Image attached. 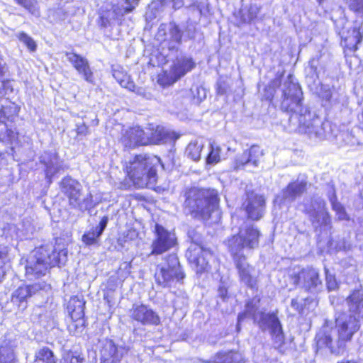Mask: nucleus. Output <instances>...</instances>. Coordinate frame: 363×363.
Here are the masks:
<instances>
[{"mask_svg": "<svg viewBox=\"0 0 363 363\" xmlns=\"http://www.w3.org/2000/svg\"><path fill=\"white\" fill-rule=\"evenodd\" d=\"M330 203L332 208L336 212V216L339 220H347L349 217L342 204L337 201V197L333 194V197H330Z\"/></svg>", "mask_w": 363, "mask_h": 363, "instance_id": "obj_40", "label": "nucleus"}, {"mask_svg": "<svg viewBox=\"0 0 363 363\" xmlns=\"http://www.w3.org/2000/svg\"><path fill=\"white\" fill-rule=\"evenodd\" d=\"M182 31L174 22L168 24L162 23L158 28L157 39L163 40L169 51L178 52L182 43Z\"/></svg>", "mask_w": 363, "mask_h": 363, "instance_id": "obj_14", "label": "nucleus"}, {"mask_svg": "<svg viewBox=\"0 0 363 363\" xmlns=\"http://www.w3.org/2000/svg\"><path fill=\"white\" fill-rule=\"evenodd\" d=\"M85 302L78 297L72 298L68 305L71 318L73 320H79L84 315Z\"/></svg>", "mask_w": 363, "mask_h": 363, "instance_id": "obj_32", "label": "nucleus"}, {"mask_svg": "<svg viewBox=\"0 0 363 363\" xmlns=\"http://www.w3.org/2000/svg\"><path fill=\"white\" fill-rule=\"evenodd\" d=\"M305 212L313 224L327 226L331 220L325 208V202L320 197L313 198L310 205L306 206Z\"/></svg>", "mask_w": 363, "mask_h": 363, "instance_id": "obj_17", "label": "nucleus"}, {"mask_svg": "<svg viewBox=\"0 0 363 363\" xmlns=\"http://www.w3.org/2000/svg\"><path fill=\"white\" fill-rule=\"evenodd\" d=\"M40 162L45 167V178L49 184L56 174L67 168L55 150L44 151L40 157Z\"/></svg>", "mask_w": 363, "mask_h": 363, "instance_id": "obj_16", "label": "nucleus"}, {"mask_svg": "<svg viewBox=\"0 0 363 363\" xmlns=\"http://www.w3.org/2000/svg\"><path fill=\"white\" fill-rule=\"evenodd\" d=\"M265 200L262 196L254 192H247V199L243 203V207L248 217L253 220L260 219L264 211Z\"/></svg>", "mask_w": 363, "mask_h": 363, "instance_id": "obj_21", "label": "nucleus"}, {"mask_svg": "<svg viewBox=\"0 0 363 363\" xmlns=\"http://www.w3.org/2000/svg\"><path fill=\"white\" fill-rule=\"evenodd\" d=\"M331 97H332V92L329 89L325 90L324 91V93L323 94V98L327 101H330Z\"/></svg>", "mask_w": 363, "mask_h": 363, "instance_id": "obj_57", "label": "nucleus"}, {"mask_svg": "<svg viewBox=\"0 0 363 363\" xmlns=\"http://www.w3.org/2000/svg\"><path fill=\"white\" fill-rule=\"evenodd\" d=\"M129 315L133 320L143 325H158L160 323L159 315L152 308L144 304H133Z\"/></svg>", "mask_w": 363, "mask_h": 363, "instance_id": "obj_18", "label": "nucleus"}, {"mask_svg": "<svg viewBox=\"0 0 363 363\" xmlns=\"http://www.w3.org/2000/svg\"><path fill=\"white\" fill-rule=\"evenodd\" d=\"M195 67V63L191 58L178 55L171 68L172 83L184 76L188 72L191 71Z\"/></svg>", "mask_w": 363, "mask_h": 363, "instance_id": "obj_24", "label": "nucleus"}, {"mask_svg": "<svg viewBox=\"0 0 363 363\" xmlns=\"http://www.w3.org/2000/svg\"><path fill=\"white\" fill-rule=\"evenodd\" d=\"M147 135L139 126L129 128L122 133L121 143L125 147L135 148L148 145Z\"/></svg>", "mask_w": 363, "mask_h": 363, "instance_id": "obj_20", "label": "nucleus"}, {"mask_svg": "<svg viewBox=\"0 0 363 363\" xmlns=\"http://www.w3.org/2000/svg\"><path fill=\"white\" fill-rule=\"evenodd\" d=\"M325 281H326V285L327 288L329 291L335 290L338 284L337 282V280L334 275L331 274L329 272V270L326 268H325Z\"/></svg>", "mask_w": 363, "mask_h": 363, "instance_id": "obj_47", "label": "nucleus"}, {"mask_svg": "<svg viewBox=\"0 0 363 363\" xmlns=\"http://www.w3.org/2000/svg\"><path fill=\"white\" fill-rule=\"evenodd\" d=\"M60 188L72 208L84 212L94 206L91 194H83L81 184L72 177H64L60 182Z\"/></svg>", "mask_w": 363, "mask_h": 363, "instance_id": "obj_7", "label": "nucleus"}, {"mask_svg": "<svg viewBox=\"0 0 363 363\" xmlns=\"http://www.w3.org/2000/svg\"><path fill=\"white\" fill-rule=\"evenodd\" d=\"M194 2V0H184V4H187L188 6H191Z\"/></svg>", "mask_w": 363, "mask_h": 363, "instance_id": "obj_59", "label": "nucleus"}, {"mask_svg": "<svg viewBox=\"0 0 363 363\" xmlns=\"http://www.w3.org/2000/svg\"><path fill=\"white\" fill-rule=\"evenodd\" d=\"M108 217L107 216H104L99 225L96 226L95 228H93L96 231H97V233L99 234H100L101 235V234L103 233L104 230H105L106 225H107V223H108Z\"/></svg>", "mask_w": 363, "mask_h": 363, "instance_id": "obj_53", "label": "nucleus"}, {"mask_svg": "<svg viewBox=\"0 0 363 363\" xmlns=\"http://www.w3.org/2000/svg\"><path fill=\"white\" fill-rule=\"evenodd\" d=\"M203 147V144L201 141H192L186 147V154L192 160L199 161L201 159Z\"/></svg>", "mask_w": 363, "mask_h": 363, "instance_id": "obj_36", "label": "nucleus"}, {"mask_svg": "<svg viewBox=\"0 0 363 363\" xmlns=\"http://www.w3.org/2000/svg\"><path fill=\"white\" fill-rule=\"evenodd\" d=\"M9 261L8 249L6 247L0 246V282L6 274V264Z\"/></svg>", "mask_w": 363, "mask_h": 363, "instance_id": "obj_43", "label": "nucleus"}, {"mask_svg": "<svg viewBox=\"0 0 363 363\" xmlns=\"http://www.w3.org/2000/svg\"><path fill=\"white\" fill-rule=\"evenodd\" d=\"M189 236L191 240V244H198L199 245H203L201 238L200 234L196 232L194 230H191L189 231Z\"/></svg>", "mask_w": 363, "mask_h": 363, "instance_id": "obj_52", "label": "nucleus"}, {"mask_svg": "<svg viewBox=\"0 0 363 363\" xmlns=\"http://www.w3.org/2000/svg\"><path fill=\"white\" fill-rule=\"evenodd\" d=\"M145 134H147V139H149L148 145L165 143L174 138L173 132L168 131L164 127L160 125L150 128L147 132H145Z\"/></svg>", "mask_w": 363, "mask_h": 363, "instance_id": "obj_25", "label": "nucleus"}, {"mask_svg": "<svg viewBox=\"0 0 363 363\" xmlns=\"http://www.w3.org/2000/svg\"><path fill=\"white\" fill-rule=\"evenodd\" d=\"M224 158L222 147L216 143H211L210 144V152L206 157V163L208 164H216Z\"/></svg>", "mask_w": 363, "mask_h": 363, "instance_id": "obj_35", "label": "nucleus"}, {"mask_svg": "<svg viewBox=\"0 0 363 363\" xmlns=\"http://www.w3.org/2000/svg\"><path fill=\"white\" fill-rule=\"evenodd\" d=\"M139 0H117L116 4L111 10L104 11L101 16L102 27H113L121 24L122 18L131 12L138 4Z\"/></svg>", "mask_w": 363, "mask_h": 363, "instance_id": "obj_10", "label": "nucleus"}, {"mask_svg": "<svg viewBox=\"0 0 363 363\" xmlns=\"http://www.w3.org/2000/svg\"><path fill=\"white\" fill-rule=\"evenodd\" d=\"M255 323L262 331H267L270 334L275 347L279 348L284 344V334L277 313H259L255 318Z\"/></svg>", "mask_w": 363, "mask_h": 363, "instance_id": "obj_9", "label": "nucleus"}, {"mask_svg": "<svg viewBox=\"0 0 363 363\" xmlns=\"http://www.w3.org/2000/svg\"><path fill=\"white\" fill-rule=\"evenodd\" d=\"M0 363H16V356L12 346L0 347Z\"/></svg>", "mask_w": 363, "mask_h": 363, "instance_id": "obj_39", "label": "nucleus"}, {"mask_svg": "<svg viewBox=\"0 0 363 363\" xmlns=\"http://www.w3.org/2000/svg\"><path fill=\"white\" fill-rule=\"evenodd\" d=\"M335 302V297H331L330 298V303H331L332 305L334 306L335 308H336Z\"/></svg>", "mask_w": 363, "mask_h": 363, "instance_id": "obj_61", "label": "nucleus"}, {"mask_svg": "<svg viewBox=\"0 0 363 363\" xmlns=\"http://www.w3.org/2000/svg\"><path fill=\"white\" fill-rule=\"evenodd\" d=\"M350 8L355 12L363 14V0H352Z\"/></svg>", "mask_w": 363, "mask_h": 363, "instance_id": "obj_51", "label": "nucleus"}, {"mask_svg": "<svg viewBox=\"0 0 363 363\" xmlns=\"http://www.w3.org/2000/svg\"><path fill=\"white\" fill-rule=\"evenodd\" d=\"M44 247H46L48 249H50L52 250L50 252V255H52L53 253L55 254L57 260L58 262H57V264H64L65 262L67 261V251L65 250H60L59 252H56V250L52 247L49 245L44 246Z\"/></svg>", "mask_w": 363, "mask_h": 363, "instance_id": "obj_48", "label": "nucleus"}, {"mask_svg": "<svg viewBox=\"0 0 363 363\" xmlns=\"http://www.w3.org/2000/svg\"><path fill=\"white\" fill-rule=\"evenodd\" d=\"M291 306H292L293 307H294L295 306H296V301H295V300H294V299H293V300L291 301Z\"/></svg>", "mask_w": 363, "mask_h": 363, "instance_id": "obj_63", "label": "nucleus"}, {"mask_svg": "<svg viewBox=\"0 0 363 363\" xmlns=\"http://www.w3.org/2000/svg\"><path fill=\"white\" fill-rule=\"evenodd\" d=\"M65 56L84 80L89 83L94 82V74L86 58L73 52H66Z\"/></svg>", "mask_w": 363, "mask_h": 363, "instance_id": "obj_23", "label": "nucleus"}, {"mask_svg": "<svg viewBox=\"0 0 363 363\" xmlns=\"http://www.w3.org/2000/svg\"><path fill=\"white\" fill-rule=\"evenodd\" d=\"M16 3L26 10H28L32 14H38V11L37 9V1L36 0H15Z\"/></svg>", "mask_w": 363, "mask_h": 363, "instance_id": "obj_46", "label": "nucleus"}, {"mask_svg": "<svg viewBox=\"0 0 363 363\" xmlns=\"http://www.w3.org/2000/svg\"><path fill=\"white\" fill-rule=\"evenodd\" d=\"M307 182L305 180L296 181L290 183L283 191V197L288 201H294L306 189Z\"/></svg>", "mask_w": 363, "mask_h": 363, "instance_id": "obj_27", "label": "nucleus"}, {"mask_svg": "<svg viewBox=\"0 0 363 363\" xmlns=\"http://www.w3.org/2000/svg\"><path fill=\"white\" fill-rule=\"evenodd\" d=\"M359 329V320L351 314L335 315V326L332 320L325 319L315 335L317 351L328 349L331 354H342Z\"/></svg>", "mask_w": 363, "mask_h": 363, "instance_id": "obj_1", "label": "nucleus"}, {"mask_svg": "<svg viewBox=\"0 0 363 363\" xmlns=\"http://www.w3.org/2000/svg\"><path fill=\"white\" fill-rule=\"evenodd\" d=\"M16 36L18 39L27 47L30 52H35L36 50V43L27 33L24 32H20L17 34Z\"/></svg>", "mask_w": 363, "mask_h": 363, "instance_id": "obj_44", "label": "nucleus"}, {"mask_svg": "<svg viewBox=\"0 0 363 363\" xmlns=\"http://www.w3.org/2000/svg\"><path fill=\"white\" fill-rule=\"evenodd\" d=\"M186 256L196 274H201L209 269V260L212 258L213 254L203 245L191 244Z\"/></svg>", "mask_w": 363, "mask_h": 363, "instance_id": "obj_12", "label": "nucleus"}, {"mask_svg": "<svg viewBox=\"0 0 363 363\" xmlns=\"http://www.w3.org/2000/svg\"><path fill=\"white\" fill-rule=\"evenodd\" d=\"M29 138H26V142L28 143Z\"/></svg>", "mask_w": 363, "mask_h": 363, "instance_id": "obj_64", "label": "nucleus"}, {"mask_svg": "<svg viewBox=\"0 0 363 363\" xmlns=\"http://www.w3.org/2000/svg\"><path fill=\"white\" fill-rule=\"evenodd\" d=\"M235 169H238L239 168L244 167L246 164H250L248 157V151L245 150L243 153L237 157L235 159Z\"/></svg>", "mask_w": 363, "mask_h": 363, "instance_id": "obj_49", "label": "nucleus"}, {"mask_svg": "<svg viewBox=\"0 0 363 363\" xmlns=\"http://www.w3.org/2000/svg\"><path fill=\"white\" fill-rule=\"evenodd\" d=\"M259 12V8L256 4L242 6L235 17L240 23H250L254 21Z\"/></svg>", "mask_w": 363, "mask_h": 363, "instance_id": "obj_29", "label": "nucleus"}, {"mask_svg": "<svg viewBox=\"0 0 363 363\" xmlns=\"http://www.w3.org/2000/svg\"><path fill=\"white\" fill-rule=\"evenodd\" d=\"M184 211L195 218L208 220L213 214L218 217L219 198L215 189L191 188L186 191Z\"/></svg>", "mask_w": 363, "mask_h": 363, "instance_id": "obj_3", "label": "nucleus"}, {"mask_svg": "<svg viewBox=\"0 0 363 363\" xmlns=\"http://www.w3.org/2000/svg\"><path fill=\"white\" fill-rule=\"evenodd\" d=\"M301 101V89L299 85L293 81L292 76L289 75L282 86L281 108L291 113L303 107Z\"/></svg>", "mask_w": 363, "mask_h": 363, "instance_id": "obj_11", "label": "nucleus"}, {"mask_svg": "<svg viewBox=\"0 0 363 363\" xmlns=\"http://www.w3.org/2000/svg\"><path fill=\"white\" fill-rule=\"evenodd\" d=\"M318 59L313 58L309 61V66L311 70L314 72L317 70V65H318Z\"/></svg>", "mask_w": 363, "mask_h": 363, "instance_id": "obj_55", "label": "nucleus"}, {"mask_svg": "<svg viewBox=\"0 0 363 363\" xmlns=\"http://www.w3.org/2000/svg\"><path fill=\"white\" fill-rule=\"evenodd\" d=\"M0 141L11 145L18 143V133L12 128V123L0 121Z\"/></svg>", "mask_w": 363, "mask_h": 363, "instance_id": "obj_28", "label": "nucleus"}, {"mask_svg": "<svg viewBox=\"0 0 363 363\" xmlns=\"http://www.w3.org/2000/svg\"><path fill=\"white\" fill-rule=\"evenodd\" d=\"M41 289L39 284H21L12 292L11 301L19 311H23L28 307V300Z\"/></svg>", "mask_w": 363, "mask_h": 363, "instance_id": "obj_19", "label": "nucleus"}, {"mask_svg": "<svg viewBox=\"0 0 363 363\" xmlns=\"http://www.w3.org/2000/svg\"><path fill=\"white\" fill-rule=\"evenodd\" d=\"M113 77L122 87L135 91V83L122 67H116L113 68Z\"/></svg>", "mask_w": 363, "mask_h": 363, "instance_id": "obj_30", "label": "nucleus"}, {"mask_svg": "<svg viewBox=\"0 0 363 363\" xmlns=\"http://www.w3.org/2000/svg\"><path fill=\"white\" fill-rule=\"evenodd\" d=\"M101 236L94 228L84 233L82 236V241L86 245H92L96 243L98 238Z\"/></svg>", "mask_w": 363, "mask_h": 363, "instance_id": "obj_45", "label": "nucleus"}, {"mask_svg": "<svg viewBox=\"0 0 363 363\" xmlns=\"http://www.w3.org/2000/svg\"><path fill=\"white\" fill-rule=\"evenodd\" d=\"M242 359L240 353L229 351L218 352L212 361H206L205 363H241Z\"/></svg>", "mask_w": 363, "mask_h": 363, "instance_id": "obj_31", "label": "nucleus"}, {"mask_svg": "<svg viewBox=\"0 0 363 363\" xmlns=\"http://www.w3.org/2000/svg\"><path fill=\"white\" fill-rule=\"evenodd\" d=\"M83 360L84 359L79 356H74L72 353H67L64 356L62 363H82Z\"/></svg>", "mask_w": 363, "mask_h": 363, "instance_id": "obj_50", "label": "nucleus"}, {"mask_svg": "<svg viewBox=\"0 0 363 363\" xmlns=\"http://www.w3.org/2000/svg\"><path fill=\"white\" fill-rule=\"evenodd\" d=\"M294 283L306 291H313L321 285L318 272L315 269L307 267L303 269L294 277Z\"/></svg>", "mask_w": 363, "mask_h": 363, "instance_id": "obj_22", "label": "nucleus"}, {"mask_svg": "<svg viewBox=\"0 0 363 363\" xmlns=\"http://www.w3.org/2000/svg\"><path fill=\"white\" fill-rule=\"evenodd\" d=\"M258 306L253 300H250L246 303L245 309L243 312L238 315L237 330H240V324L247 318H252L255 321V318L258 316L260 312L257 311Z\"/></svg>", "mask_w": 363, "mask_h": 363, "instance_id": "obj_33", "label": "nucleus"}, {"mask_svg": "<svg viewBox=\"0 0 363 363\" xmlns=\"http://www.w3.org/2000/svg\"><path fill=\"white\" fill-rule=\"evenodd\" d=\"M173 3V7L175 9H180L184 4V0H171Z\"/></svg>", "mask_w": 363, "mask_h": 363, "instance_id": "obj_56", "label": "nucleus"}, {"mask_svg": "<svg viewBox=\"0 0 363 363\" xmlns=\"http://www.w3.org/2000/svg\"><path fill=\"white\" fill-rule=\"evenodd\" d=\"M17 107L14 104L9 103L8 105H2L0 110V121L12 123V119L17 114Z\"/></svg>", "mask_w": 363, "mask_h": 363, "instance_id": "obj_38", "label": "nucleus"}, {"mask_svg": "<svg viewBox=\"0 0 363 363\" xmlns=\"http://www.w3.org/2000/svg\"><path fill=\"white\" fill-rule=\"evenodd\" d=\"M363 38V29L361 27L354 28L352 36L345 38L347 46L354 51L357 50V45L362 42Z\"/></svg>", "mask_w": 363, "mask_h": 363, "instance_id": "obj_37", "label": "nucleus"}, {"mask_svg": "<svg viewBox=\"0 0 363 363\" xmlns=\"http://www.w3.org/2000/svg\"><path fill=\"white\" fill-rule=\"evenodd\" d=\"M260 233L252 224L245 223L237 235L226 241L228 250L238 271L239 280L250 289L256 287L258 273L247 261L243 250H252L258 247Z\"/></svg>", "mask_w": 363, "mask_h": 363, "instance_id": "obj_2", "label": "nucleus"}, {"mask_svg": "<svg viewBox=\"0 0 363 363\" xmlns=\"http://www.w3.org/2000/svg\"><path fill=\"white\" fill-rule=\"evenodd\" d=\"M346 301L349 307V314L355 315L358 320L363 318V291H354Z\"/></svg>", "mask_w": 363, "mask_h": 363, "instance_id": "obj_26", "label": "nucleus"}, {"mask_svg": "<svg viewBox=\"0 0 363 363\" xmlns=\"http://www.w3.org/2000/svg\"><path fill=\"white\" fill-rule=\"evenodd\" d=\"M247 151L250 164L255 167H257L259 160L263 155L262 150L259 146L252 145Z\"/></svg>", "mask_w": 363, "mask_h": 363, "instance_id": "obj_42", "label": "nucleus"}, {"mask_svg": "<svg viewBox=\"0 0 363 363\" xmlns=\"http://www.w3.org/2000/svg\"><path fill=\"white\" fill-rule=\"evenodd\" d=\"M289 121L294 130L306 134L310 138L323 140L326 136L325 123L307 107L303 106L291 113Z\"/></svg>", "mask_w": 363, "mask_h": 363, "instance_id": "obj_5", "label": "nucleus"}, {"mask_svg": "<svg viewBox=\"0 0 363 363\" xmlns=\"http://www.w3.org/2000/svg\"><path fill=\"white\" fill-rule=\"evenodd\" d=\"M333 194L336 196L335 189L333 188H331L330 191L328 192V199L330 201V197H333Z\"/></svg>", "mask_w": 363, "mask_h": 363, "instance_id": "obj_58", "label": "nucleus"}, {"mask_svg": "<svg viewBox=\"0 0 363 363\" xmlns=\"http://www.w3.org/2000/svg\"><path fill=\"white\" fill-rule=\"evenodd\" d=\"M3 72H4V67L1 63V61L0 60V76L2 75Z\"/></svg>", "mask_w": 363, "mask_h": 363, "instance_id": "obj_60", "label": "nucleus"}, {"mask_svg": "<svg viewBox=\"0 0 363 363\" xmlns=\"http://www.w3.org/2000/svg\"><path fill=\"white\" fill-rule=\"evenodd\" d=\"M162 6V4L157 1L149 4L145 14L146 20L151 21L157 18L161 12Z\"/></svg>", "mask_w": 363, "mask_h": 363, "instance_id": "obj_41", "label": "nucleus"}, {"mask_svg": "<svg viewBox=\"0 0 363 363\" xmlns=\"http://www.w3.org/2000/svg\"><path fill=\"white\" fill-rule=\"evenodd\" d=\"M338 363H357V362L355 361H353V360H345V361H342Z\"/></svg>", "mask_w": 363, "mask_h": 363, "instance_id": "obj_62", "label": "nucleus"}, {"mask_svg": "<svg viewBox=\"0 0 363 363\" xmlns=\"http://www.w3.org/2000/svg\"><path fill=\"white\" fill-rule=\"evenodd\" d=\"M77 135H86L88 133V127L84 124L77 125Z\"/></svg>", "mask_w": 363, "mask_h": 363, "instance_id": "obj_54", "label": "nucleus"}, {"mask_svg": "<svg viewBox=\"0 0 363 363\" xmlns=\"http://www.w3.org/2000/svg\"><path fill=\"white\" fill-rule=\"evenodd\" d=\"M33 363H57V359L51 350L44 347L35 352Z\"/></svg>", "mask_w": 363, "mask_h": 363, "instance_id": "obj_34", "label": "nucleus"}, {"mask_svg": "<svg viewBox=\"0 0 363 363\" xmlns=\"http://www.w3.org/2000/svg\"><path fill=\"white\" fill-rule=\"evenodd\" d=\"M100 363H120L128 349L116 345L112 340L104 339L99 341Z\"/></svg>", "mask_w": 363, "mask_h": 363, "instance_id": "obj_15", "label": "nucleus"}, {"mask_svg": "<svg viewBox=\"0 0 363 363\" xmlns=\"http://www.w3.org/2000/svg\"><path fill=\"white\" fill-rule=\"evenodd\" d=\"M160 158L148 154L135 155L126 165L130 179L138 188L147 187L155 184Z\"/></svg>", "mask_w": 363, "mask_h": 363, "instance_id": "obj_4", "label": "nucleus"}, {"mask_svg": "<svg viewBox=\"0 0 363 363\" xmlns=\"http://www.w3.org/2000/svg\"><path fill=\"white\" fill-rule=\"evenodd\" d=\"M154 233L155 238L151 245V255H161L176 245L177 238L175 235L165 229L162 225L156 223Z\"/></svg>", "mask_w": 363, "mask_h": 363, "instance_id": "obj_13", "label": "nucleus"}, {"mask_svg": "<svg viewBox=\"0 0 363 363\" xmlns=\"http://www.w3.org/2000/svg\"><path fill=\"white\" fill-rule=\"evenodd\" d=\"M156 284L162 287H170L173 284L179 282L185 277L179 258L174 253L164 256L155 272Z\"/></svg>", "mask_w": 363, "mask_h": 363, "instance_id": "obj_6", "label": "nucleus"}, {"mask_svg": "<svg viewBox=\"0 0 363 363\" xmlns=\"http://www.w3.org/2000/svg\"><path fill=\"white\" fill-rule=\"evenodd\" d=\"M51 251L44 246L33 251L26 266V275L28 279H33L44 276L50 268L57 264L58 260L55 253L50 255Z\"/></svg>", "mask_w": 363, "mask_h": 363, "instance_id": "obj_8", "label": "nucleus"}]
</instances>
